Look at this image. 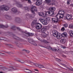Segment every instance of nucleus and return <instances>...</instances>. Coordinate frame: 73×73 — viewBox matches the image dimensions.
<instances>
[{
	"label": "nucleus",
	"mask_w": 73,
	"mask_h": 73,
	"mask_svg": "<svg viewBox=\"0 0 73 73\" xmlns=\"http://www.w3.org/2000/svg\"><path fill=\"white\" fill-rule=\"evenodd\" d=\"M36 26V28L37 29H40L42 28V25L37 22V20H34L31 23L32 27H35Z\"/></svg>",
	"instance_id": "obj_1"
},
{
	"label": "nucleus",
	"mask_w": 73,
	"mask_h": 73,
	"mask_svg": "<svg viewBox=\"0 0 73 73\" xmlns=\"http://www.w3.org/2000/svg\"><path fill=\"white\" fill-rule=\"evenodd\" d=\"M54 14V12L53 11H49L46 12L45 14L44 13L40 12L39 13V15L40 16L44 17L45 16H48V15H50L51 16H53Z\"/></svg>",
	"instance_id": "obj_2"
},
{
	"label": "nucleus",
	"mask_w": 73,
	"mask_h": 73,
	"mask_svg": "<svg viewBox=\"0 0 73 73\" xmlns=\"http://www.w3.org/2000/svg\"><path fill=\"white\" fill-rule=\"evenodd\" d=\"M65 12L64 11H61L59 10L56 15V17L59 19H62L65 16Z\"/></svg>",
	"instance_id": "obj_3"
},
{
	"label": "nucleus",
	"mask_w": 73,
	"mask_h": 73,
	"mask_svg": "<svg viewBox=\"0 0 73 73\" xmlns=\"http://www.w3.org/2000/svg\"><path fill=\"white\" fill-rule=\"evenodd\" d=\"M9 9V8L8 6H7L6 5H1V6L0 8V11L1 10L2 11H4V10H5V11H8Z\"/></svg>",
	"instance_id": "obj_4"
},
{
	"label": "nucleus",
	"mask_w": 73,
	"mask_h": 73,
	"mask_svg": "<svg viewBox=\"0 0 73 73\" xmlns=\"http://www.w3.org/2000/svg\"><path fill=\"white\" fill-rule=\"evenodd\" d=\"M31 12L33 14H35V12L34 11H37V8L35 6H32L31 7Z\"/></svg>",
	"instance_id": "obj_5"
},
{
	"label": "nucleus",
	"mask_w": 73,
	"mask_h": 73,
	"mask_svg": "<svg viewBox=\"0 0 73 73\" xmlns=\"http://www.w3.org/2000/svg\"><path fill=\"white\" fill-rule=\"evenodd\" d=\"M34 1H37L36 2V5L38 6L40 5L42 3V0H34Z\"/></svg>",
	"instance_id": "obj_6"
},
{
	"label": "nucleus",
	"mask_w": 73,
	"mask_h": 73,
	"mask_svg": "<svg viewBox=\"0 0 73 73\" xmlns=\"http://www.w3.org/2000/svg\"><path fill=\"white\" fill-rule=\"evenodd\" d=\"M39 20L40 21L41 23L43 24V25H47L48 24L47 22L45 20L43 19H40Z\"/></svg>",
	"instance_id": "obj_7"
},
{
	"label": "nucleus",
	"mask_w": 73,
	"mask_h": 73,
	"mask_svg": "<svg viewBox=\"0 0 73 73\" xmlns=\"http://www.w3.org/2000/svg\"><path fill=\"white\" fill-rule=\"evenodd\" d=\"M47 27H44L43 28H42L41 29V31L42 33H45V32L46 31V30H47Z\"/></svg>",
	"instance_id": "obj_8"
},
{
	"label": "nucleus",
	"mask_w": 73,
	"mask_h": 73,
	"mask_svg": "<svg viewBox=\"0 0 73 73\" xmlns=\"http://www.w3.org/2000/svg\"><path fill=\"white\" fill-rule=\"evenodd\" d=\"M58 19H59L57 18V19L56 18H52V21L53 23H58Z\"/></svg>",
	"instance_id": "obj_9"
},
{
	"label": "nucleus",
	"mask_w": 73,
	"mask_h": 73,
	"mask_svg": "<svg viewBox=\"0 0 73 73\" xmlns=\"http://www.w3.org/2000/svg\"><path fill=\"white\" fill-rule=\"evenodd\" d=\"M29 42L31 44H33V45H34L35 46H36L37 44H36L35 42L33 40L31 39H29L28 40Z\"/></svg>",
	"instance_id": "obj_10"
},
{
	"label": "nucleus",
	"mask_w": 73,
	"mask_h": 73,
	"mask_svg": "<svg viewBox=\"0 0 73 73\" xmlns=\"http://www.w3.org/2000/svg\"><path fill=\"white\" fill-rule=\"evenodd\" d=\"M53 35L54 36V37H56L57 35H58V32L56 31H54V32L53 33Z\"/></svg>",
	"instance_id": "obj_11"
},
{
	"label": "nucleus",
	"mask_w": 73,
	"mask_h": 73,
	"mask_svg": "<svg viewBox=\"0 0 73 73\" xmlns=\"http://www.w3.org/2000/svg\"><path fill=\"white\" fill-rule=\"evenodd\" d=\"M67 36H68L67 33L65 32L62 33L61 35V36L62 37H67Z\"/></svg>",
	"instance_id": "obj_12"
},
{
	"label": "nucleus",
	"mask_w": 73,
	"mask_h": 73,
	"mask_svg": "<svg viewBox=\"0 0 73 73\" xmlns=\"http://www.w3.org/2000/svg\"><path fill=\"white\" fill-rule=\"evenodd\" d=\"M72 15H69V14H67L66 17V18L67 19H69L72 18Z\"/></svg>",
	"instance_id": "obj_13"
},
{
	"label": "nucleus",
	"mask_w": 73,
	"mask_h": 73,
	"mask_svg": "<svg viewBox=\"0 0 73 73\" xmlns=\"http://www.w3.org/2000/svg\"><path fill=\"white\" fill-rule=\"evenodd\" d=\"M66 40L65 39L63 38L61 39L60 40V42H62L63 44H65L66 42Z\"/></svg>",
	"instance_id": "obj_14"
},
{
	"label": "nucleus",
	"mask_w": 73,
	"mask_h": 73,
	"mask_svg": "<svg viewBox=\"0 0 73 73\" xmlns=\"http://www.w3.org/2000/svg\"><path fill=\"white\" fill-rule=\"evenodd\" d=\"M8 25H6V26H4L3 25H0V28H8Z\"/></svg>",
	"instance_id": "obj_15"
},
{
	"label": "nucleus",
	"mask_w": 73,
	"mask_h": 73,
	"mask_svg": "<svg viewBox=\"0 0 73 73\" xmlns=\"http://www.w3.org/2000/svg\"><path fill=\"white\" fill-rule=\"evenodd\" d=\"M12 11L13 12L16 13L17 12V8H13L12 9Z\"/></svg>",
	"instance_id": "obj_16"
},
{
	"label": "nucleus",
	"mask_w": 73,
	"mask_h": 73,
	"mask_svg": "<svg viewBox=\"0 0 73 73\" xmlns=\"http://www.w3.org/2000/svg\"><path fill=\"white\" fill-rule=\"evenodd\" d=\"M16 60L17 61H18V62H21V63H24L25 62L22 60H19V59H16Z\"/></svg>",
	"instance_id": "obj_17"
},
{
	"label": "nucleus",
	"mask_w": 73,
	"mask_h": 73,
	"mask_svg": "<svg viewBox=\"0 0 73 73\" xmlns=\"http://www.w3.org/2000/svg\"><path fill=\"white\" fill-rule=\"evenodd\" d=\"M27 35H28L29 36H33V35H34V33H26Z\"/></svg>",
	"instance_id": "obj_18"
},
{
	"label": "nucleus",
	"mask_w": 73,
	"mask_h": 73,
	"mask_svg": "<svg viewBox=\"0 0 73 73\" xmlns=\"http://www.w3.org/2000/svg\"><path fill=\"white\" fill-rule=\"evenodd\" d=\"M45 1L46 3H47L48 4H50L51 2V1L50 0H45Z\"/></svg>",
	"instance_id": "obj_19"
},
{
	"label": "nucleus",
	"mask_w": 73,
	"mask_h": 73,
	"mask_svg": "<svg viewBox=\"0 0 73 73\" xmlns=\"http://www.w3.org/2000/svg\"><path fill=\"white\" fill-rule=\"evenodd\" d=\"M6 19H8V20H11V17L10 16H9V15L6 16L5 17Z\"/></svg>",
	"instance_id": "obj_20"
},
{
	"label": "nucleus",
	"mask_w": 73,
	"mask_h": 73,
	"mask_svg": "<svg viewBox=\"0 0 73 73\" xmlns=\"http://www.w3.org/2000/svg\"><path fill=\"white\" fill-rule=\"evenodd\" d=\"M56 9V8L53 7H50L49 9V10L51 11V10H54V9Z\"/></svg>",
	"instance_id": "obj_21"
},
{
	"label": "nucleus",
	"mask_w": 73,
	"mask_h": 73,
	"mask_svg": "<svg viewBox=\"0 0 73 73\" xmlns=\"http://www.w3.org/2000/svg\"><path fill=\"white\" fill-rule=\"evenodd\" d=\"M56 37H57V38L58 39H61V36L60 35H59L58 34Z\"/></svg>",
	"instance_id": "obj_22"
},
{
	"label": "nucleus",
	"mask_w": 73,
	"mask_h": 73,
	"mask_svg": "<svg viewBox=\"0 0 73 73\" xmlns=\"http://www.w3.org/2000/svg\"><path fill=\"white\" fill-rule=\"evenodd\" d=\"M24 9L26 11H29V8L28 7H25Z\"/></svg>",
	"instance_id": "obj_23"
},
{
	"label": "nucleus",
	"mask_w": 73,
	"mask_h": 73,
	"mask_svg": "<svg viewBox=\"0 0 73 73\" xmlns=\"http://www.w3.org/2000/svg\"><path fill=\"white\" fill-rule=\"evenodd\" d=\"M38 67H39V68H44V66L41 64H39Z\"/></svg>",
	"instance_id": "obj_24"
},
{
	"label": "nucleus",
	"mask_w": 73,
	"mask_h": 73,
	"mask_svg": "<svg viewBox=\"0 0 73 73\" xmlns=\"http://www.w3.org/2000/svg\"><path fill=\"white\" fill-rule=\"evenodd\" d=\"M23 51H24L26 53H29L30 52L29 50H25V49H23Z\"/></svg>",
	"instance_id": "obj_25"
},
{
	"label": "nucleus",
	"mask_w": 73,
	"mask_h": 73,
	"mask_svg": "<svg viewBox=\"0 0 73 73\" xmlns=\"http://www.w3.org/2000/svg\"><path fill=\"white\" fill-rule=\"evenodd\" d=\"M27 62H29L30 64H31V65H35V63H34L32 62L29 60H28Z\"/></svg>",
	"instance_id": "obj_26"
},
{
	"label": "nucleus",
	"mask_w": 73,
	"mask_h": 73,
	"mask_svg": "<svg viewBox=\"0 0 73 73\" xmlns=\"http://www.w3.org/2000/svg\"><path fill=\"white\" fill-rule=\"evenodd\" d=\"M20 20V19L19 18L17 17L15 18V21H18Z\"/></svg>",
	"instance_id": "obj_27"
},
{
	"label": "nucleus",
	"mask_w": 73,
	"mask_h": 73,
	"mask_svg": "<svg viewBox=\"0 0 73 73\" xmlns=\"http://www.w3.org/2000/svg\"><path fill=\"white\" fill-rule=\"evenodd\" d=\"M26 70H28V71L26 72H27V73H31L32 72V71L31 70H29V69L26 68Z\"/></svg>",
	"instance_id": "obj_28"
},
{
	"label": "nucleus",
	"mask_w": 73,
	"mask_h": 73,
	"mask_svg": "<svg viewBox=\"0 0 73 73\" xmlns=\"http://www.w3.org/2000/svg\"><path fill=\"white\" fill-rule=\"evenodd\" d=\"M69 28L72 29L73 28V25H70L69 26Z\"/></svg>",
	"instance_id": "obj_29"
},
{
	"label": "nucleus",
	"mask_w": 73,
	"mask_h": 73,
	"mask_svg": "<svg viewBox=\"0 0 73 73\" xmlns=\"http://www.w3.org/2000/svg\"><path fill=\"white\" fill-rule=\"evenodd\" d=\"M70 36L72 37L73 36V31H71V33H70Z\"/></svg>",
	"instance_id": "obj_30"
},
{
	"label": "nucleus",
	"mask_w": 73,
	"mask_h": 73,
	"mask_svg": "<svg viewBox=\"0 0 73 73\" xmlns=\"http://www.w3.org/2000/svg\"><path fill=\"white\" fill-rule=\"evenodd\" d=\"M48 36V34H46L44 33V34L43 35V37L44 38H45V37H46Z\"/></svg>",
	"instance_id": "obj_31"
},
{
	"label": "nucleus",
	"mask_w": 73,
	"mask_h": 73,
	"mask_svg": "<svg viewBox=\"0 0 73 73\" xmlns=\"http://www.w3.org/2000/svg\"><path fill=\"white\" fill-rule=\"evenodd\" d=\"M11 29L13 30H16V27L15 26H12L11 27Z\"/></svg>",
	"instance_id": "obj_32"
},
{
	"label": "nucleus",
	"mask_w": 73,
	"mask_h": 73,
	"mask_svg": "<svg viewBox=\"0 0 73 73\" xmlns=\"http://www.w3.org/2000/svg\"><path fill=\"white\" fill-rule=\"evenodd\" d=\"M65 28L64 27H63L61 29V31H63V32H64V31H65Z\"/></svg>",
	"instance_id": "obj_33"
},
{
	"label": "nucleus",
	"mask_w": 73,
	"mask_h": 73,
	"mask_svg": "<svg viewBox=\"0 0 73 73\" xmlns=\"http://www.w3.org/2000/svg\"><path fill=\"white\" fill-rule=\"evenodd\" d=\"M64 26L65 28H67V27L68 26V25L66 23L64 24Z\"/></svg>",
	"instance_id": "obj_34"
},
{
	"label": "nucleus",
	"mask_w": 73,
	"mask_h": 73,
	"mask_svg": "<svg viewBox=\"0 0 73 73\" xmlns=\"http://www.w3.org/2000/svg\"><path fill=\"white\" fill-rule=\"evenodd\" d=\"M3 40H4L5 41H8V39L4 37H3Z\"/></svg>",
	"instance_id": "obj_35"
},
{
	"label": "nucleus",
	"mask_w": 73,
	"mask_h": 73,
	"mask_svg": "<svg viewBox=\"0 0 73 73\" xmlns=\"http://www.w3.org/2000/svg\"><path fill=\"white\" fill-rule=\"evenodd\" d=\"M52 50H53V51H56V50H57V49H56V48H51Z\"/></svg>",
	"instance_id": "obj_36"
},
{
	"label": "nucleus",
	"mask_w": 73,
	"mask_h": 73,
	"mask_svg": "<svg viewBox=\"0 0 73 73\" xmlns=\"http://www.w3.org/2000/svg\"><path fill=\"white\" fill-rule=\"evenodd\" d=\"M62 65H63V66H64V67L68 69H69V67H66V65L64 64H62Z\"/></svg>",
	"instance_id": "obj_37"
},
{
	"label": "nucleus",
	"mask_w": 73,
	"mask_h": 73,
	"mask_svg": "<svg viewBox=\"0 0 73 73\" xmlns=\"http://www.w3.org/2000/svg\"><path fill=\"white\" fill-rule=\"evenodd\" d=\"M15 39H16L17 40H20V38L17 37H15Z\"/></svg>",
	"instance_id": "obj_38"
},
{
	"label": "nucleus",
	"mask_w": 73,
	"mask_h": 73,
	"mask_svg": "<svg viewBox=\"0 0 73 73\" xmlns=\"http://www.w3.org/2000/svg\"><path fill=\"white\" fill-rule=\"evenodd\" d=\"M29 14H27L26 15V17L27 19H28V17H29L28 16H29Z\"/></svg>",
	"instance_id": "obj_39"
},
{
	"label": "nucleus",
	"mask_w": 73,
	"mask_h": 73,
	"mask_svg": "<svg viewBox=\"0 0 73 73\" xmlns=\"http://www.w3.org/2000/svg\"><path fill=\"white\" fill-rule=\"evenodd\" d=\"M16 67L13 66H12L11 68L13 69H16Z\"/></svg>",
	"instance_id": "obj_40"
},
{
	"label": "nucleus",
	"mask_w": 73,
	"mask_h": 73,
	"mask_svg": "<svg viewBox=\"0 0 73 73\" xmlns=\"http://www.w3.org/2000/svg\"><path fill=\"white\" fill-rule=\"evenodd\" d=\"M48 49H51V50L52 48L51 47H50V46H48Z\"/></svg>",
	"instance_id": "obj_41"
},
{
	"label": "nucleus",
	"mask_w": 73,
	"mask_h": 73,
	"mask_svg": "<svg viewBox=\"0 0 73 73\" xmlns=\"http://www.w3.org/2000/svg\"><path fill=\"white\" fill-rule=\"evenodd\" d=\"M56 61H61V60L60 59H58V58H57L56 59Z\"/></svg>",
	"instance_id": "obj_42"
},
{
	"label": "nucleus",
	"mask_w": 73,
	"mask_h": 73,
	"mask_svg": "<svg viewBox=\"0 0 73 73\" xmlns=\"http://www.w3.org/2000/svg\"><path fill=\"white\" fill-rule=\"evenodd\" d=\"M35 66H38V67L39 66V64H36L35 65Z\"/></svg>",
	"instance_id": "obj_43"
},
{
	"label": "nucleus",
	"mask_w": 73,
	"mask_h": 73,
	"mask_svg": "<svg viewBox=\"0 0 73 73\" xmlns=\"http://www.w3.org/2000/svg\"><path fill=\"white\" fill-rule=\"evenodd\" d=\"M70 4V2L69 1H67V4L68 5H69V4Z\"/></svg>",
	"instance_id": "obj_44"
},
{
	"label": "nucleus",
	"mask_w": 73,
	"mask_h": 73,
	"mask_svg": "<svg viewBox=\"0 0 73 73\" xmlns=\"http://www.w3.org/2000/svg\"><path fill=\"white\" fill-rule=\"evenodd\" d=\"M17 4L18 5H19V7H22V5L19 4Z\"/></svg>",
	"instance_id": "obj_45"
},
{
	"label": "nucleus",
	"mask_w": 73,
	"mask_h": 73,
	"mask_svg": "<svg viewBox=\"0 0 73 73\" xmlns=\"http://www.w3.org/2000/svg\"><path fill=\"white\" fill-rule=\"evenodd\" d=\"M68 69H70V70H71V71H73V68H71V69L69 68H68Z\"/></svg>",
	"instance_id": "obj_46"
},
{
	"label": "nucleus",
	"mask_w": 73,
	"mask_h": 73,
	"mask_svg": "<svg viewBox=\"0 0 73 73\" xmlns=\"http://www.w3.org/2000/svg\"><path fill=\"white\" fill-rule=\"evenodd\" d=\"M17 29H18V31H20L21 30L19 28V27H17Z\"/></svg>",
	"instance_id": "obj_47"
},
{
	"label": "nucleus",
	"mask_w": 73,
	"mask_h": 73,
	"mask_svg": "<svg viewBox=\"0 0 73 73\" xmlns=\"http://www.w3.org/2000/svg\"><path fill=\"white\" fill-rule=\"evenodd\" d=\"M3 37H0V40H3Z\"/></svg>",
	"instance_id": "obj_48"
},
{
	"label": "nucleus",
	"mask_w": 73,
	"mask_h": 73,
	"mask_svg": "<svg viewBox=\"0 0 73 73\" xmlns=\"http://www.w3.org/2000/svg\"><path fill=\"white\" fill-rule=\"evenodd\" d=\"M70 6L71 7H73V4H70Z\"/></svg>",
	"instance_id": "obj_49"
},
{
	"label": "nucleus",
	"mask_w": 73,
	"mask_h": 73,
	"mask_svg": "<svg viewBox=\"0 0 73 73\" xmlns=\"http://www.w3.org/2000/svg\"><path fill=\"white\" fill-rule=\"evenodd\" d=\"M42 47L43 48H46V49H48V48L46 47H45V46H42Z\"/></svg>",
	"instance_id": "obj_50"
},
{
	"label": "nucleus",
	"mask_w": 73,
	"mask_h": 73,
	"mask_svg": "<svg viewBox=\"0 0 73 73\" xmlns=\"http://www.w3.org/2000/svg\"><path fill=\"white\" fill-rule=\"evenodd\" d=\"M71 42H72V41H70V43H69L70 45H71Z\"/></svg>",
	"instance_id": "obj_51"
},
{
	"label": "nucleus",
	"mask_w": 73,
	"mask_h": 73,
	"mask_svg": "<svg viewBox=\"0 0 73 73\" xmlns=\"http://www.w3.org/2000/svg\"><path fill=\"white\" fill-rule=\"evenodd\" d=\"M22 33H23V34H24V35H25V33L24 32H22Z\"/></svg>",
	"instance_id": "obj_52"
},
{
	"label": "nucleus",
	"mask_w": 73,
	"mask_h": 73,
	"mask_svg": "<svg viewBox=\"0 0 73 73\" xmlns=\"http://www.w3.org/2000/svg\"><path fill=\"white\" fill-rule=\"evenodd\" d=\"M35 70V71H36V72H38V70Z\"/></svg>",
	"instance_id": "obj_53"
},
{
	"label": "nucleus",
	"mask_w": 73,
	"mask_h": 73,
	"mask_svg": "<svg viewBox=\"0 0 73 73\" xmlns=\"http://www.w3.org/2000/svg\"><path fill=\"white\" fill-rule=\"evenodd\" d=\"M65 47L64 46L63 47V48L64 49H65Z\"/></svg>",
	"instance_id": "obj_54"
},
{
	"label": "nucleus",
	"mask_w": 73,
	"mask_h": 73,
	"mask_svg": "<svg viewBox=\"0 0 73 73\" xmlns=\"http://www.w3.org/2000/svg\"><path fill=\"white\" fill-rule=\"evenodd\" d=\"M2 33L1 32H0V34H1Z\"/></svg>",
	"instance_id": "obj_55"
},
{
	"label": "nucleus",
	"mask_w": 73,
	"mask_h": 73,
	"mask_svg": "<svg viewBox=\"0 0 73 73\" xmlns=\"http://www.w3.org/2000/svg\"><path fill=\"white\" fill-rule=\"evenodd\" d=\"M0 73H3L2 72H0Z\"/></svg>",
	"instance_id": "obj_56"
},
{
	"label": "nucleus",
	"mask_w": 73,
	"mask_h": 73,
	"mask_svg": "<svg viewBox=\"0 0 73 73\" xmlns=\"http://www.w3.org/2000/svg\"><path fill=\"white\" fill-rule=\"evenodd\" d=\"M72 0H69V1H71Z\"/></svg>",
	"instance_id": "obj_57"
},
{
	"label": "nucleus",
	"mask_w": 73,
	"mask_h": 73,
	"mask_svg": "<svg viewBox=\"0 0 73 73\" xmlns=\"http://www.w3.org/2000/svg\"><path fill=\"white\" fill-rule=\"evenodd\" d=\"M1 0H0V1H1Z\"/></svg>",
	"instance_id": "obj_58"
},
{
	"label": "nucleus",
	"mask_w": 73,
	"mask_h": 73,
	"mask_svg": "<svg viewBox=\"0 0 73 73\" xmlns=\"http://www.w3.org/2000/svg\"><path fill=\"white\" fill-rule=\"evenodd\" d=\"M36 73H38V72H36Z\"/></svg>",
	"instance_id": "obj_59"
}]
</instances>
